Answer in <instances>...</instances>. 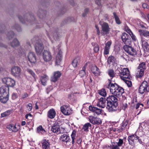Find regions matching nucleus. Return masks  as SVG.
Returning <instances> with one entry per match:
<instances>
[{
	"label": "nucleus",
	"instance_id": "obj_1",
	"mask_svg": "<svg viewBox=\"0 0 149 149\" xmlns=\"http://www.w3.org/2000/svg\"><path fill=\"white\" fill-rule=\"evenodd\" d=\"M107 108L109 112L116 111L117 109V99L114 95L110 96L107 98Z\"/></svg>",
	"mask_w": 149,
	"mask_h": 149
},
{
	"label": "nucleus",
	"instance_id": "obj_2",
	"mask_svg": "<svg viewBox=\"0 0 149 149\" xmlns=\"http://www.w3.org/2000/svg\"><path fill=\"white\" fill-rule=\"evenodd\" d=\"M110 91L112 94L117 97L120 96L124 92V89L116 83H111Z\"/></svg>",
	"mask_w": 149,
	"mask_h": 149
},
{
	"label": "nucleus",
	"instance_id": "obj_3",
	"mask_svg": "<svg viewBox=\"0 0 149 149\" xmlns=\"http://www.w3.org/2000/svg\"><path fill=\"white\" fill-rule=\"evenodd\" d=\"M139 91L141 94L149 92V82H148L146 78L140 85Z\"/></svg>",
	"mask_w": 149,
	"mask_h": 149
},
{
	"label": "nucleus",
	"instance_id": "obj_4",
	"mask_svg": "<svg viewBox=\"0 0 149 149\" xmlns=\"http://www.w3.org/2000/svg\"><path fill=\"white\" fill-rule=\"evenodd\" d=\"M146 69V64L145 62L140 63L137 67L138 72L139 73L137 75L138 78H141L144 75V71Z\"/></svg>",
	"mask_w": 149,
	"mask_h": 149
},
{
	"label": "nucleus",
	"instance_id": "obj_5",
	"mask_svg": "<svg viewBox=\"0 0 149 149\" xmlns=\"http://www.w3.org/2000/svg\"><path fill=\"white\" fill-rule=\"evenodd\" d=\"M102 30L101 34L102 36L107 35L109 33L110 28L108 24L106 22H104L101 24Z\"/></svg>",
	"mask_w": 149,
	"mask_h": 149
},
{
	"label": "nucleus",
	"instance_id": "obj_6",
	"mask_svg": "<svg viewBox=\"0 0 149 149\" xmlns=\"http://www.w3.org/2000/svg\"><path fill=\"white\" fill-rule=\"evenodd\" d=\"M53 49H54L55 51H58V52L57 54L56 57L55 63L56 65H59L60 64L61 62L62 59V52L59 50V47L56 48L55 47H54Z\"/></svg>",
	"mask_w": 149,
	"mask_h": 149
},
{
	"label": "nucleus",
	"instance_id": "obj_7",
	"mask_svg": "<svg viewBox=\"0 0 149 149\" xmlns=\"http://www.w3.org/2000/svg\"><path fill=\"white\" fill-rule=\"evenodd\" d=\"M89 121L94 125H100L102 123L101 119L100 118L92 116H90L88 118Z\"/></svg>",
	"mask_w": 149,
	"mask_h": 149
},
{
	"label": "nucleus",
	"instance_id": "obj_8",
	"mask_svg": "<svg viewBox=\"0 0 149 149\" xmlns=\"http://www.w3.org/2000/svg\"><path fill=\"white\" fill-rule=\"evenodd\" d=\"M2 81L3 83L7 85L6 86L8 88L9 87H13L15 83V82L14 80L9 77L3 78Z\"/></svg>",
	"mask_w": 149,
	"mask_h": 149
},
{
	"label": "nucleus",
	"instance_id": "obj_9",
	"mask_svg": "<svg viewBox=\"0 0 149 149\" xmlns=\"http://www.w3.org/2000/svg\"><path fill=\"white\" fill-rule=\"evenodd\" d=\"M61 112L65 115H68L72 113V110L69 104L63 105L61 107Z\"/></svg>",
	"mask_w": 149,
	"mask_h": 149
},
{
	"label": "nucleus",
	"instance_id": "obj_10",
	"mask_svg": "<svg viewBox=\"0 0 149 149\" xmlns=\"http://www.w3.org/2000/svg\"><path fill=\"white\" fill-rule=\"evenodd\" d=\"M120 77L123 80L125 79H129L130 77V75L129 69L127 68H124L121 70Z\"/></svg>",
	"mask_w": 149,
	"mask_h": 149
},
{
	"label": "nucleus",
	"instance_id": "obj_11",
	"mask_svg": "<svg viewBox=\"0 0 149 149\" xmlns=\"http://www.w3.org/2000/svg\"><path fill=\"white\" fill-rule=\"evenodd\" d=\"M42 58L45 61L49 62L52 60V56L50 52L45 50L42 53Z\"/></svg>",
	"mask_w": 149,
	"mask_h": 149
},
{
	"label": "nucleus",
	"instance_id": "obj_12",
	"mask_svg": "<svg viewBox=\"0 0 149 149\" xmlns=\"http://www.w3.org/2000/svg\"><path fill=\"white\" fill-rule=\"evenodd\" d=\"M123 48L125 51L130 55L133 56L136 55V52L132 47L129 45H126L124 46Z\"/></svg>",
	"mask_w": 149,
	"mask_h": 149
},
{
	"label": "nucleus",
	"instance_id": "obj_13",
	"mask_svg": "<svg viewBox=\"0 0 149 149\" xmlns=\"http://www.w3.org/2000/svg\"><path fill=\"white\" fill-rule=\"evenodd\" d=\"M36 52L37 54H41L44 49L42 44L40 42H36L35 47Z\"/></svg>",
	"mask_w": 149,
	"mask_h": 149
},
{
	"label": "nucleus",
	"instance_id": "obj_14",
	"mask_svg": "<svg viewBox=\"0 0 149 149\" xmlns=\"http://www.w3.org/2000/svg\"><path fill=\"white\" fill-rule=\"evenodd\" d=\"M12 74L16 77L19 76L21 73V69L19 67L17 66H14L11 69Z\"/></svg>",
	"mask_w": 149,
	"mask_h": 149
},
{
	"label": "nucleus",
	"instance_id": "obj_15",
	"mask_svg": "<svg viewBox=\"0 0 149 149\" xmlns=\"http://www.w3.org/2000/svg\"><path fill=\"white\" fill-rule=\"evenodd\" d=\"M138 136L135 134H134L129 136L128 137V141L129 144L134 146V143L137 141Z\"/></svg>",
	"mask_w": 149,
	"mask_h": 149
},
{
	"label": "nucleus",
	"instance_id": "obj_16",
	"mask_svg": "<svg viewBox=\"0 0 149 149\" xmlns=\"http://www.w3.org/2000/svg\"><path fill=\"white\" fill-rule=\"evenodd\" d=\"M27 57L30 63H35L36 62V56L34 52H29L27 55Z\"/></svg>",
	"mask_w": 149,
	"mask_h": 149
},
{
	"label": "nucleus",
	"instance_id": "obj_17",
	"mask_svg": "<svg viewBox=\"0 0 149 149\" xmlns=\"http://www.w3.org/2000/svg\"><path fill=\"white\" fill-rule=\"evenodd\" d=\"M122 40L123 42L126 45H130L131 43V40L129 38L128 35L125 33H123L121 36Z\"/></svg>",
	"mask_w": 149,
	"mask_h": 149
},
{
	"label": "nucleus",
	"instance_id": "obj_18",
	"mask_svg": "<svg viewBox=\"0 0 149 149\" xmlns=\"http://www.w3.org/2000/svg\"><path fill=\"white\" fill-rule=\"evenodd\" d=\"M61 75V73L59 71H57L54 72L53 76L51 78V81L55 82L57 81Z\"/></svg>",
	"mask_w": 149,
	"mask_h": 149
},
{
	"label": "nucleus",
	"instance_id": "obj_19",
	"mask_svg": "<svg viewBox=\"0 0 149 149\" xmlns=\"http://www.w3.org/2000/svg\"><path fill=\"white\" fill-rule=\"evenodd\" d=\"M9 90V88L6 85L3 86L0 88V96H6L8 94Z\"/></svg>",
	"mask_w": 149,
	"mask_h": 149
},
{
	"label": "nucleus",
	"instance_id": "obj_20",
	"mask_svg": "<svg viewBox=\"0 0 149 149\" xmlns=\"http://www.w3.org/2000/svg\"><path fill=\"white\" fill-rule=\"evenodd\" d=\"M60 140L61 142L66 143L70 142V136L68 134H65L61 135Z\"/></svg>",
	"mask_w": 149,
	"mask_h": 149
},
{
	"label": "nucleus",
	"instance_id": "obj_21",
	"mask_svg": "<svg viewBox=\"0 0 149 149\" xmlns=\"http://www.w3.org/2000/svg\"><path fill=\"white\" fill-rule=\"evenodd\" d=\"M141 42L142 47L145 52L149 51V44L146 40H145L143 38H141Z\"/></svg>",
	"mask_w": 149,
	"mask_h": 149
},
{
	"label": "nucleus",
	"instance_id": "obj_22",
	"mask_svg": "<svg viewBox=\"0 0 149 149\" xmlns=\"http://www.w3.org/2000/svg\"><path fill=\"white\" fill-rule=\"evenodd\" d=\"M89 109L90 111L96 113L97 115L100 114L102 112V109H99L97 107L92 106L91 105L89 106Z\"/></svg>",
	"mask_w": 149,
	"mask_h": 149
},
{
	"label": "nucleus",
	"instance_id": "obj_23",
	"mask_svg": "<svg viewBox=\"0 0 149 149\" xmlns=\"http://www.w3.org/2000/svg\"><path fill=\"white\" fill-rule=\"evenodd\" d=\"M106 100L104 98H101L98 99L97 106L102 108H104L105 106Z\"/></svg>",
	"mask_w": 149,
	"mask_h": 149
},
{
	"label": "nucleus",
	"instance_id": "obj_24",
	"mask_svg": "<svg viewBox=\"0 0 149 149\" xmlns=\"http://www.w3.org/2000/svg\"><path fill=\"white\" fill-rule=\"evenodd\" d=\"M7 128L9 130L12 131V132H17L19 129L20 128V126L18 125H13L10 124L7 126Z\"/></svg>",
	"mask_w": 149,
	"mask_h": 149
},
{
	"label": "nucleus",
	"instance_id": "obj_25",
	"mask_svg": "<svg viewBox=\"0 0 149 149\" xmlns=\"http://www.w3.org/2000/svg\"><path fill=\"white\" fill-rule=\"evenodd\" d=\"M56 112L54 109H50L48 112L47 117L50 119L54 118L56 116Z\"/></svg>",
	"mask_w": 149,
	"mask_h": 149
},
{
	"label": "nucleus",
	"instance_id": "obj_26",
	"mask_svg": "<svg viewBox=\"0 0 149 149\" xmlns=\"http://www.w3.org/2000/svg\"><path fill=\"white\" fill-rule=\"evenodd\" d=\"M111 44V42L110 41L107 42L106 43L104 52V54H109V50Z\"/></svg>",
	"mask_w": 149,
	"mask_h": 149
},
{
	"label": "nucleus",
	"instance_id": "obj_27",
	"mask_svg": "<svg viewBox=\"0 0 149 149\" xmlns=\"http://www.w3.org/2000/svg\"><path fill=\"white\" fill-rule=\"evenodd\" d=\"M139 32L140 36L141 37L143 36L147 37H149V31L146 30L140 29L139 30Z\"/></svg>",
	"mask_w": 149,
	"mask_h": 149
},
{
	"label": "nucleus",
	"instance_id": "obj_28",
	"mask_svg": "<svg viewBox=\"0 0 149 149\" xmlns=\"http://www.w3.org/2000/svg\"><path fill=\"white\" fill-rule=\"evenodd\" d=\"M48 79V76L46 75H44L41 76L40 80L42 84L44 86H45L46 85L47 81Z\"/></svg>",
	"mask_w": 149,
	"mask_h": 149
},
{
	"label": "nucleus",
	"instance_id": "obj_29",
	"mask_svg": "<svg viewBox=\"0 0 149 149\" xmlns=\"http://www.w3.org/2000/svg\"><path fill=\"white\" fill-rule=\"evenodd\" d=\"M60 128L58 125H53L52 127L51 130L57 134H59L60 133Z\"/></svg>",
	"mask_w": 149,
	"mask_h": 149
},
{
	"label": "nucleus",
	"instance_id": "obj_30",
	"mask_svg": "<svg viewBox=\"0 0 149 149\" xmlns=\"http://www.w3.org/2000/svg\"><path fill=\"white\" fill-rule=\"evenodd\" d=\"M129 121L128 120H124L123 121L121 124V130H124L127 129V127H128L127 129L129 128V125H128Z\"/></svg>",
	"mask_w": 149,
	"mask_h": 149
},
{
	"label": "nucleus",
	"instance_id": "obj_31",
	"mask_svg": "<svg viewBox=\"0 0 149 149\" xmlns=\"http://www.w3.org/2000/svg\"><path fill=\"white\" fill-rule=\"evenodd\" d=\"M9 99V94L7 95L0 96V101L3 103H6Z\"/></svg>",
	"mask_w": 149,
	"mask_h": 149
},
{
	"label": "nucleus",
	"instance_id": "obj_32",
	"mask_svg": "<svg viewBox=\"0 0 149 149\" xmlns=\"http://www.w3.org/2000/svg\"><path fill=\"white\" fill-rule=\"evenodd\" d=\"M49 36L51 38H53L55 40H57L59 36L56 32H51L49 34Z\"/></svg>",
	"mask_w": 149,
	"mask_h": 149
},
{
	"label": "nucleus",
	"instance_id": "obj_33",
	"mask_svg": "<svg viewBox=\"0 0 149 149\" xmlns=\"http://www.w3.org/2000/svg\"><path fill=\"white\" fill-rule=\"evenodd\" d=\"M42 149H49V143L46 140H44L42 143Z\"/></svg>",
	"mask_w": 149,
	"mask_h": 149
},
{
	"label": "nucleus",
	"instance_id": "obj_34",
	"mask_svg": "<svg viewBox=\"0 0 149 149\" xmlns=\"http://www.w3.org/2000/svg\"><path fill=\"white\" fill-rule=\"evenodd\" d=\"M92 71L93 74L96 76H98L100 75V72L99 69L96 66L93 67Z\"/></svg>",
	"mask_w": 149,
	"mask_h": 149
},
{
	"label": "nucleus",
	"instance_id": "obj_35",
	"mask_svg": "<svg viewBox=\"0 0 149 149\" xmlns=\"http://www.w3.org/2000/svg\"><path fill=\"white\" fill-rule=\"evenodd\" d=\"M87 67V64H85L82 68V69L80 71L79 74L80 76L81 77H83L86 75V73L85 70Z\"/></svg>",
	"mask_w": 149,
	"mask_h": 149
},
{
	"label": "nucleus",
	"instance_id": "obj_36",
	"mask_svg": "<svg viewBox=\"0 0 149 149\" xmlns=\"http://www.w3.org/2000/svg\"><path fill=\"white\" fill-rule=\"evenodd\" d=\"M80 62V58L79 57H78L74 59L73 61L72 64L73 66L74 67H76L77 66L78 64Z\"/></svg>",
	"mask_w": 149,
	"mask_h": 149
},
{
	"label": "nucleus",
	"instance_id": "obj_37",
	"mask_svg": "<svg viewBox=\"0 0 149 149\" xmlns=\"http://www.w3.org/2000/svg\"><path fill=\"white\" fill-rule=\"evenodd\" d=\"M116 60V59L114 56H110L108 58L107 62L109 64H111L115 63Z\"/></svg>",
	"mask_w": 149,
	"mask_h": 149
},
{
	"label": "nucleus",
	"instance_id": "obj_38",
	"mask_svg": "<svg viewBox=\"0 0 149 149\" xmlns=\"http://www.w3.org/2000/svg\"><path fill=\"white\" fill-rule=\"evenodd\" d=\"M107 74L112 79L115 76V74L113 70L112 69H109L108 70Z\"/></svg>",
	"mask_w": 149,
	"mask_h": 149
},
{
	"label": "nucleus",
	"instance_id": "obj_39",
	"mask_svg": "<svg viewBox=\"0 0 149 149\" xmlns=\"http://www.w3.org/2000/svg\"><path fill=\"white\" fill-rule=\"evenodd\" d=\"M19 43V41L17 39H15L13 40L11 43V45L13 47H15L18 46Z\"/></svg>",
	"mask_w": 149,
	"mask_h": 149
},
{
	"label": "nucleus",
	"instance_id": "obj_40",
	"mask_svg": "<svg viewBox=\"0 0 149 149\" xmlns=\"http://www.w3.org/2000/svg\"><path fill=\"white\" fill-rule=\"evenodd\" d=\"M37 130L38 133L41 134H44L45 133V131L41 125L37 128Z\"/></svg>",
	"mask_w": 149,
	"mask_h": 149
},
{
	"label": "nucleus",
	"instance_id": "obj_41",
	"mask_svg": "<svg viewBox=\"0 0 149 149\" xmlns=\"http://www.w3.org/2000/svg\"><path fill=\"white\" fill-rule=\"evenodd\" d=\"M11 110H8L1 113V117L3 118L8 116L11 114Z\"/></svg>",
	"mask_w": 149,
	"mask_h": 149
},
{
	"label": "nucleus",
	"instance_id": "obj_42",
	"mask_svg": "<svg viewBox=\"0 0 149 149\" xmlns=\"http://www.w3.org/2000/svg\"><path fill=\"white\" fill-rule=\"evenodd\" d=\"M91 124L89 123H86L84 125L82 129L84 131L86 132H87L88 130L89 127H91Z\"/></svg>",
	"mask_w": 149,
	"mask_h": 149
},
{
	"label": "nucleus",
	"instance_id": "obj_43",
	"mask_svg": "<svg viewBox=\"0 0 149 149\" xmlns=\"http://www.w3.org/2000/svg\"><path fill=\"white\" fill-rule=\"evenodd\" d=\"M76 135V131L75 130H73L71 135V138L72 139V146L74 145V140L75 139V137Z\"/></svg>",
	"mask_w": 149,
	"mask_h": 149
},
{
	"label": "nucleus",
	"instance_id": "obj_44",
	"mask_svg": "<svg viewBox=\"0 0 149 149\" xmlns=\"http://www.w3.org/2000/svg\"><path fill=\"white\" fill-rule=\"evenodd\" d=\"M98 93L101 96L104 97L107 95V93L104 89H102L98 91Z\"/></svg>",
	"mask_w": 149,
	"mask_h": 149
},
{
	"label": "nucleus",
	"instance_id": "obj_45",
	"mask_svg": "<svg viewBox=\"0 0 149 149\" xmlns=\"http://www.w3.org/2000/svg\"><path fill=\"white\" fill-rule=\"evenodd\" d=\"M112 149H120L119 147L117 144V142L112 143L111 146Z\"/></svg>",
	"mask_w": 149,
	"mask_h": 149
},
{
	"label": "nucleus",
	"instance_id": "obj_46",
	"mask_svg": "<svg viewBox=\"0 0 149 149\" xmlns=\"http://www.w3.org/2000/svg\"><path fill=\"white\" fill-rule=\"evenodd\" d=\"M113 15L114 16L116 23L118 24H120V21L115 12L113 13Z\"/></svg>",
	"mask_w": 149,
	"mask_h": 149
},
{
	"label": "nucleus",
	"instance_id": "obj_47",
	"mask_svg": "<svg viewBox=\"0 0 149 149\" xmlns=\"http://www.w3.org/2000/svg\"><path fill=\"white\" fill-rule=\"evenodd\" d=\"M125 79L124 80H123L125 82V84L129 87H130L132 86V83L131 81Z\"/></svg>",
	"mask_w": 149,
	"mask_h": 149
},
{
	"label": "nucleus",
	"instance_id": "obj_48",
	"mask_svg": "<svg viewBox=\"0 0 149 149\" xmlns=\"http://www.w3.org/2000/svg\"><path fill=\"white\" fill-rule=\"evenodd\" d=\"M89 9L88 8H86L84 10V13H83L82 16L83 17H86L89 12Z\"/></svg>",
	"mask_w": 149,
	"mask_h": 149
},
{
	"label": "nucleus",
	"instance_id": "obj_49",
	"mask_svg": "<svg viewBox=\"0 0 149 149\" xmlns=\"http://www.w3.org/2000/svg\"><path fill=\"white\" fill-rule=\"evenodd\" d=\"M26 107L28 111H31L32 110V104L31 103H29L26 105Z\"/></svg>",
	"mask_w": 149,
	"mask_h": 149
},
{
	"label": "nucleus",
	"instance_id": "obj_50",
	"mask_svg": "<svg viewBox=\"0 0 149 149\" xmlns=\"http://www.w3.org/2000/svg\"><path fill=\"white\" fill-rule=\"evenodd\" d=\"M94 51L95 52H97L99 49V46L97 44L95 45L94 47Z\"/></svg>",
	"mask_w": 149,
	"mask_h": 149
},
{
	"label": "nucleus",
	"instance_id": "obj_51",
	"mask_svg": "<svg viewBox=\"0 0 149 149\" xmlns=\"http://www.w3.org/2000/svg\"><path fill=\"white\" fill-rule=\"evenodd\" d=\"M7 36L9 38H12L14 36V33L13 32L11 31L7 34Z\"/></svg>",
	"mask_w": 149,
	"mask_h": 149
},
{
	"label": "nucleus",
	"instance_id": "obj_52",
	"mask_svg": "<svg viewBox=\"0 0 149 149\" xmlns=\"http://www.w3.org/2000/svg\"><path fill=\"white\" fill-rule=\"evenodd\" d=\"M123 143V141L122 139H119L118 142H117V144L120 147L121 146Z\"/></svg>",
	"mask_w": 149,
	"mask_h": 149
},
{
	"label": "nucleus",
	"instance_id": "obj_53",
	"mask_svg": "<svg viewBox=\"0 0 149 149\" xmlns=\"http://www.w3.org/2000/svg\"><path fill=\"white\" fill-rule=\"evenodd\" d=\"M27 71L28 72H29L30 74H31L34 78L35 77V74L34 72L31 70V69H28Z\"/></svg>",
	"mask_w": 149,
	"mask_h": 149
},
{
	"label": "nucleus",
	"instance_id": "obj_54",
	"mask_svg": "<svg viewBox=\"0 0 149 149\" xmlns=\"http://www.w3.org/2000/svg\"><path fill=\"white\" fill-rule=\"evenodd\" d=\"M95 27L96 29V31L97 32V34L98 36H99L100 34V31L99 28L98 27V26L97 25H95Z\"/></svg>",
	"mask_w": 149,
	"mask_h": 149
},
{
	"label": "nucleus",
	"instance_id": "obj_55",
	"mask_svg": "<svg viewBox=\"0 0 149 149\" xmlns=\"http://www.w3.org/2000/svg\"><path fill=\"white\" fill-rule=\"evenodd\" d=\"M125 30L129 34L132 32L130 29L127 26L125 27Z\"/></svg>",
	"mask_w": 149,
	"mask_h": 149
},
{
	"label": "nucleus",
	"instance_id": "obj_56",
	"mask_svg": "<svg viewBox=\"0 0 149 149\" xmlns=\"http://www.w3.org/2000/svg\"><path fill=\"white\" fill-rule=\"evenodd\" d=\"M18 18L19 19L20 21L23 23L26 22L24 20V19L21 16H19Z\"/></svg>",
	"mask_w": 149,
	"mask_h": 149
},
{
	"label": "nucleus",
	"instance_id": "obj_57",
	"mask_svg": "<svg viewBox=\"0 0 149 149\" xmlns=\"http://www.w3.org/2000/svg\"><path fill=\"white\" fill-rule=\"evenodd\" d=\"M130 35L131 36L133 40H134V41L136 40V37L133 34L132 32Z\"/></svg>",
	"mask_w": 149,
	"mask_h": 149
},
{
	"label": "nucleus",
	"instance_id": "obj_58",
	"mask_svg": "<svg viewBox=\"0 0 149 149\" xmlns=\"http://www.w3.org/2000/svg\"><path fill=\"white\" fill-rule=\"evenodd\" d=\"M28 94L26 93H24L23 94H22V98H24L26 97H28Z\"/></svg>",
	"mask_w": 149,
	"mask_h": 149
},
{
	"label": "nucleus",
	"instance_id": "obj_59",
	"mask_svg": "<svg viewBox=\"0 0 149 149\" xmlns=\"http://www.w3.org/2000/svg\"><path fill=\"white\" fill-rule=\"evenodd\" d=\"M142 6L144 8H148L149 7L148 5L146 3H144L142 5Z\"/></svg>",
	"mask_w": 149,
	"mask_h": 149
},
{
	"label": "nucleus",
	"instance_id": "obj_60",
	"mask_svg": "<svg viewBox=\"0 0 149 149\" xmlns=\"http://www.w3.org/2000/svg\"><path fill=\"white\" fill-rule=\"evenodd\" d=\"M68 2L72 6H74V0H68Z\"/></svg>",
	"mask_w": 149,
	"mask_h": 149
},
{
	"label": "nucleus",
	"instance_id": "obj_61",
	"mask_svg": "<svg viewBox=\"0 0 149 149\" xmlns=\"http://www.w3.org/2000/svg\"><path fill=\"white\" fill-rule=\"evenodd\" d=\"M123 106L122 108L124 109L125 110V109L127 107V104L125 103H123Z\"/></svg>",
	"mask_w": 149,
	"mask_h": 149
},
{
	"label": "nucleus",
	"instance_id": "obj_62",
	"mask_svg": "<svg viewBox=\"0 0 149 149\" xmlns=\"http://www.w3.org/2000/svg\"><path fill=\"white\" fill-rule=\"evenodd\" d=\"M17 95L15 93H13L12 95V98L14 100L17 98Z\"/></svg>",
	"mask_w": 149,
	"mask_h": 149
},
{
	"label": "nucleus",
	"instance_id": "obj_63",
	"mask_svg": "<svg viewBox=\"0 0 149 149\" xmlns=\"http://www.w3.org/2000/svg\"><path fill=\"white\" fill-rule=\"evenodd\" d=\"M111 83L110 82L108 84L106 85L105 86V87L107 88H110L111 86Z\"/></svg>",
	"mask_w": 149,
	"mask_h": 149
},
{
	"label": "nucleus",
	"instance_id": "obj_64",
	"mask_svg": "<svg viewBox=\"0 0 149 149\" xmlns=\"http://www.w3.org/2000/svg\"><path fill=\"white\" fill-rule=\"evenodd\" d=\"M73 96H74V95L73 94H69L68 95V97L70 100H71V99H72V98L73 97Z\"/></svg>",
	"mask_w": 149,
	"mask_h": 149
}]
</instances>
